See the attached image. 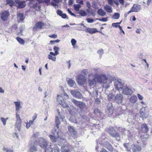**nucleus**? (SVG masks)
<instances>
[{
  "mask_svg": "<svg viewBox=\"0 0 152 152\" xmlns=\"http://www.w3.org/2000/svg\"><path fill=\"white\" fill-rule=\"evenodd\" d=\"M96 79L98 83L103 84L102 87L105 89L109 88L112 83V77L104 74L98 75H96Z\"/></svg>",
  "mask_w": 152,
  "mask_h": 152,
  "instance_id": "obj_1",
  "label": "nucleus"
},
{
  "mask_svg": "<svg viewBox=\"0 0 152 152\" xmlns=\"http://www.w3.org/2000/svg\"><path fill=\"white\" fill-rule=\"evenodd\" d=\"M16 120L15 125V130L16 131L18 130L19 131H20L21 130V120L19 114L18 113H16Z\"/></svg>",
  "mask_w": 152,
  "mask_h": 152,
  "instance_id": "obj_2",
  "label": "nucleus"
},
{
  "mask_svg": "<svg viewBox=\"0 0 152 152\" xmlns=\"http://www.w3.org/2000/svg\"><path fill=\"white\" fill-rule=\"evenodd\" d=\"M124 84L123 81L121 79H118L114 82V86L116 89L119 91L122 90Z\"/></svg>",
  "mask_w": 152,
  "mask_h": 152,
  "instance_id": "obj_3",
  "label": "nucleus"
},
{
  "mask_svg": "<svg viewBox=\"0 0 152 152\" xmlns=\"http://www.w3.org/2000/svg\"><path fill=\"white\" fill-rule=\"evenodd\" d=\"M77 83L80 85H84L86 81V77L82 75H78L76 78Z\"/></svg>",
  "mask_w": 152,
  "mask_h": 152,
  "instance_id": "obj_4",
  "label": "nucleus"
},
{
  "mask_svg": "<svg viewBox=\"0 0 152 152\" xmlns=\"http://www.w3.org/2000/svg\"><path fill=\"white\" fill-rule=\"evenodd\" d=\"M67 128L70 135L74 138H76L77 135V132L75 128L70 125L68 126Z\"/></svg>",
  "mask_w": 152,
  "mask_h": 152,
  "instance_id": "obj_5",
  "label": "nucleus"
},
{
  "mask_svg": "<svg viewBox=\"0 0 152 152\" xmlns=\"http://www.w3.org/2000/svg\"><path fill=\"white\" fill-rule=\"evenodd\" d=\"M0 18L3 21L7 20L10 13L8 10H5L1 12L0 13Z\"/></svg>",
  "mask_w": 152,
  "mask_h": 152,
  "instance_id": "obj_6",
  "label": "nucleus"
},
{
  "mask_svg": "<svg viewBox=\"0 0 152 152\" xmlns=\"http://www.w3.org/2000/svg\"><path fill=\"white\" fill-rule=\"evenodd\" d=\"M72 102L75 105L81 110L84 109L86 107L85 104L82 102L77 101L75 99H72Z\"/></svg>",
  "mask_w": 152,
  "mask_h": 152,
  "instance_id": "obj_7",
  "label": "nucleus"
},
{
  "mask_svg": "<svg viewBox=\"0 0 152 152\" xmlns=\"http://www.w3.org/2000/svg\"><path fill=\"white\" fill-rule=\"evenodd\" d=\"M108 132L110 135L115 137L117 141L120 140V137L119 134L118 133L116 132L113 129H109Z\"/></svg>",
  "mask_w": 152,
  "mask_h": 152,
  "instance_id": "obj_8",
  "label": "nucleus"
},
{
  "mask_svg": "<svg viewBox=\"0 0 152 152\" xmlns=\"http://www.w3.org/2000/svg\"><path fill=\"white\" fill-rule=\"evenodd\" d=\"M71 94L75 98H81L82 95L80 92L77 90H72L70 91Z\"/></svg>",
  "mask_w": 152,
  "mask_h": 152,
  "instance_id": "obj_9",
  "label": "nucleus"
},
{
  "mask_svg": "<svg viewBox=\"0 0 152 152\" xmlns=\"http://www.w3.org/2000/svg\"><path fill=\"white\" fill-rule=\"evenodd\" d=\"M95 82V75L93 74L89 75L88 83L90 86H92Z\"/></svg>",
  "mask_w": 152,
  "mask_h": 152,
  "instance_id": "obj_10",
  "label": "nucleus"
},
{
  "mask_svg": "<svg viewBox=\"0 0 152 152\" xmlns=\"http://www.w3.org/2000/svg\"><path fill=\"white\" fill-rule=\"evenodd\" d=\"M123 99V97L121 94H117L115 97L114 100L118 104H121Z\"/></svg>",
  "mask_w": 152,
  "mask_h": 152,
  "instance_id": "obj_11",
  "label": "nucleus"
},
{
  "mask_svg": "<svg viewBox=\"0 0 152 152\" xmlns=\"http://www.w3.org/2000/svg\"><path fill=\"white\" fill-rule=\"evenodd\" d=\"M103 146L111 152H113L114 148L112 145L107 141L104 142L103 143Z\"/></svg>",
  "mask_w": 152,
  "mask_h": 152,
  "instance_id": "obj_12",
  "label": "nucleus"
},
{
  "mask_svg": "<svg viewBox=\"0 0 152 152\" xmlns=\"http://www.w3.org/2000/svg\"><path fill=\"white\" fill-rule=\"evenodd\" d=\"M47 145L46 140L43 138H40L39 140V145L42 148H45Z\"/></svg>",
  "mask_w": 152,
  "mask_h": 152,
  "instance_id": "obj_13",
  "label": "nucleus"
},
{
  "mask_svg": "<svg viewBox=\"0 0 152 152\" xmlns=\"http://www.w3.org/2000/svg\"><path fill=\"white\" fill-rule=\"evenodd\" d=\"M44 25V23L40 21L38 22L36 24L35 26L33 27V30L34 31H35L37 30V29H41Z\"/></svg>",
  "mask_w": 152,
  "mask_h": 152,
  "instance_id": "obj_14",
  "label": "nucleus"
},
{
  "mask_svg": "<svg viewBox=\"0 0 152 152\" xmlns=\"http://www.w3.org/2000/svg\"><path fill=\"white\" fill-rule=\"evenodd\" d=\"M108 113L109 115H111L113 113L114 107L111 103H109L107 106Z\"/></svg>",
  "mask_w": 152,
  "mask_h": 152,
  "instance_id": "obj_15",
  "label": "nucleus"
},
{
  "mask_svg": "<svg viewBox=\"0 0 152 152\" xmlns=\"http://www.w3.org/2000/svg\"><path fill=\"white\" fill-rule=\"evenodd\" d=\"M145 107L142 108L140 110V117L142 118H146L148 115L145 110Z\"/></svg>",
  "mask_w": 152,
  "mask_h": 152,
  "instance_id": "obj_16",
  "label": "nucleus"
},
{
  "mask_svg": "<svg viewBox=\"0 0 152 152\" xmlns=\"http://www.w3.org/2000/svg\"><path fill=\"white\" fill-rule=\"evenodd\" d=\"M131 147L133 152H141V148L139 145H134L133 146L131 145Z\"/></svg>",
  "mask_w": 152,
  "mask_h": 152,
  "instance_id": "obj_17",
  "label": "nucleus"
},
{
  "mask_svg": "<svg viewBox=\"0 0 152 152\" xmlns=\"http://www.w3.org/2000/svg\"><path fill=\"white\" fill-rule=\"evenodd\" d=\"M123 93L126 95H130L132 93V90L126 86H125L123 89Z\"/></svg>",
  "mask_w": 152,
  "mask_h": 152,
  "instance_id": "obj_18",
  "label": "nucleus"
},
{
  "mask_svg": "<svg viewBox=\"0 0 152 152\" xmlns=\"http://www.w3.org/2000/svg\"><path fill=\"white\" fill-rule=\"evenodd\" d=\"M104 10L108 13H112L113 12L112 8L109 5L107 4L104 7Z\"/></svg>",
  "mask_w": 152,
  "mask_h": 152,
  "instance_id": "obj_19",
  "label": "nucleus"
},
{
  "mask_svg": "<svg viewBox=\"0 0 152 152\" xmlns=\"http://www.w3.org/2000/svg\"><path fill=\"white\" fill-rule=\"evenodd\" d=\"M15 2L16 4H18V7L19 8H22L25 6L26 2L25 1H21L19 0H15Z\"/></svg>",
  "mask_w": 152,
  "mask_h": 152,
  "instance_id": "obj_20",
  "label": "nucleus"
},
{
  "mask_svg": "<svg viewBox=\"0 0 152 152\" xmlns=\"http://www.w3.org/2000/svg\"><path fill=\"white\" fill-rule=\"evenodd\" d=\"M14 103L15 104L16 113H18L20 110L22 108V106L20 105V102H14Z\"/></svg>",
  "mask_w": 152,
  "mask_h": 152,
  "instance_id": "obj_21",
  "label": "nucleus"
},
{
  "mask_svg": "<svg viewBox=\"0 0 152 152\" xmlns=\"http://www.w3.org/2000/svg\"><path fill=\"white\" fill-rule=\"evenodd\" d=\"M140 6L138 4H134L132 7L133 12H137L140 11Z\"/></svg>",
  "mask_w": 152,
  "mask_h": 152,
  "instance_id": "obj_22",
  "label": "nucleus"
},
{
  "mask_svg": "<svg viewBox=\"0 0 152 152\" xmlns=\"http://www.w3.org/2000/svg\"><path fill=\"white\" fill-rule=\"evenodd\" d=\"M123 110L121 107H119L116 109L115 113L116 115L118 116L123 113Z\"/></svg>",
  "mask_w": 152,
  "mask_h": 152,
  "instance_id": "obj_23",
  "label": "nucleus"
},
{
  "mask_svg": "<svg viewBox=\"0 0 152 152\" xmlns=\"http://www.w3.org/2000/svg\"><path fill=\"white\" fill-rule=\"evenodd\" d=\"M36 143H34L31 142V143H29L30 145V149L31 151H36L37 150V149L36 146Z\"/></svg>",
  "mask_w": 152,
  "mask_h": 152,
  "instance_id": "obj_24",
  "label": "nucleus"
},
{
  "mask_svg": "<svg viewBox=\"0 0 152 152\" xmlns=\"http://www.w3.org/2000/svg\"><path fill=\"white\" fill-rule=\"evenodd\" d=\"M142 130V132L144 133H147L148 131V128L147 124L145 123L141 125Z\"/></svg>",
  "mask_w": 152,
  "mask_h": 152,
  "instance_id": "obj_25",
  "label": "nucleus"
},
{
  "mask_svg": "<svg viewBox=\"0 0 152 152\" xmlns=\"http://www.w3.org/2000/svg\"><path fill=\"white\" fill-rule=\"evenodd\" d=\"M57 14L62 18L65 19L67 17V15L65 13H63V12L60 10H58L56 11Z\"/></svg>",
  "mask_w": 152,
  "mask_h": 152,
  "instance_id": "obj_26",
  "label": "nucleus"
},
{
  "mask_svg": "<svg viewBox=\"0 0 152 152\" xmlns=\"http://www.w3.org/2000/svg\"><path fill=\"white\" fill-rule=\"evenodd\" d=\"M67 84L71 87H74L76 85L75 81L72 79H70L68 80L67 81Z\"/></svg>",
  "mask_w": 152,
  "mask_h": 152,
  "instance_id": "obj_27",
  "label": "nucleus"
},
{
  "mask_svg": "<svg viewBox=\"0 0 152 152\" xmlns=\"http://www.w3.org/2000/svg\"><path fill=\"white\" fill-rule=\"evenodd\" d=\"M49 137L50 138V140L53 142H56L58 141L59 139V136H56L52 135H50Z\"/></svg>",
  "mask_w": 152,
  "mask_h": 152,
  "instance_id": "obj_28",
  "label": "nucleus"
},
{
  "mask_svg": "<svg viewBox=\"0 0 152 152\" xmlns=\"http://www.w3.org/2000/svg\"><path fill=\"white\" fill-rule=\"evenodd\" d=\"M97 13L99 15L102 16H104L106 14V12L102 9H99L97 11Z\"/></svg>",
  "mask_w": 152,
  "mask_h": 152,
  "instance_id": "obj_29",
  "label": "nucleus"
},
{
  "mask_svg": "<svg viewBox=\"0 0 152 152\" xmlns=\"http://www.w3.org/2000/svg\"><path fill=\"white\" fill-rule=\"evenodd\" d=\"M36 134H37L34 133L31 137V140L29 142V143H31V142L36 143L37 142L36 141Z\"/></svg>",
  "mask_w": 152,
  "mask_h": 152,
  "instance_id": "obj_30",
  "label": "nucleus"
},
{
  "mask_svg": "<svg viewBox=\"0 0 152 152\" xmlns=\"http://www.w3.org/2000/svg\"><path fill=\"white\" fill-rule=\"evenodd\" d=\"M59 129L58 128H54V129L52 130V133L55 136H59Z\"/></svg>",
  "mask_w": 152,
  "mask_h": 152,
  "instance_id": "obj_31",
  "label": "nucleus"
},
{
  "mask_svg": "<svg viewBox=\"0 0 152 152\" xmlns=\"http://www.w3.org/2000/svg\"><path fill=\"white\" fill-rule=\"evenodd\" d=\"M17 18L20 21H22L24 19L23 14L22 13H18Z\"/></svg>",
  "mask_w": 152,
  "mask_h": 152,
  "instance_id": "obj_32",
  "label": "nucleus"
},
{
  "mask_svg": "<svg viewBox=\"0 0 152 152\" xmlns=\"http://www.w3.org/2000/svg\"><path fill=\"white\" fill-rule=\"evenodd\" d=\"M62 152H70L69 148L68 146H64L61 147Z\"/></svg>",
  "mask_w": 152,
  "mask_h": 152,
  "instance_id": "obj_33",
  "label": "nucleus"
},
{
  "mask_svg": "<svg viewBox=\"0 0 152 152\" xmlns=\"http://www.w3.org/2000/svg\"><path fill=\"white\" fill-rule=\"evenodd\" d=\"M97 53L99 55V59H101L102 58V55L104 53L103 50L102 49H100L97 51Z\"/></svg>",
  "mask_w": 152,
  "mask_h": 152,
  "instance_id": "obj_34",
  "label": "nucleus"
},
{
  "mask_svg": "<svg viewBox=\"0 0 152 152\" xmlns=\"http://www.w3.org/2000/svg\"><path fill=\"white\" fill-rule=\"evenodd\" d=\"M124 146L127 151L131 150V146L129 143H126L124 144Z\"/></svg>",
  "mask_w": 152,
  "mask_h": 152,
  "instance_id": "obj_35",
  "label": "nucleus"
},
{
  "mask_svg": "<svg viewBox=\"0 0 152 152\" xmlns=\"http://www.w3.org/2000/svg\"><path fill=\"white\" fill-rule=\"evenodd\" d=\"M86 31L90 34H94L95 33V29L87 28L86 29Z\"/></svg>",
  "mask_w": 152,
  "mask_h": 152,
  "instance_id": "obj_36",
  "label": "nucleus"
},
{
  "mask_svg": "<svg viewBox=\"0 0 152 152\" xmlns=\"http://www.w3.org/2000/svg\"><path fill=\"white\" fill-rule=\"evenodd\" d=\"M60 146L59 145L58 146L56 145H55L53 147V149L55 152H59L60 151Z\"/></svg>",
  "mask_w": 152,
  "mask_h": 152,
  "instance_id": "obj_37",
  "label": "nucleus"
},
{
  "mask_svg": "<svg viewBox=\"0 0 152 152\" xmlns=\"http://www.w3.org/2000/svg\"><path fill=\"white\" fill-rule=\"evenodd\" d=\"M57 100L58 102H59V103L60 104H61V103H63V102L64 101V100H63L61 96L60 95H57Z\"/></svg>",
  "mask_w": 152,
  "mask_h": 152,
  "instance_id": "obj_38",
  "label": "nucleus"
},
{
  "mask_svg": "<svg viewBox=\"0 0 152 152\" xmlns=\"http://www.w3.org/2000/svg\"><path fill=\"white\" fill-rule=\"evenodd\" d=\"M59 117L56 116V117L55 123L56 124V127L57 128H58V126L60 124V122L59 120Z\"/></svg>",
  "mask_w": 152,
  "mask_h": 152,
  "instance_id": "obj_39",
  "label": "nucleus"
},
{
  "mask_svg": "<svg viewBox=\"0 0 152 152\" xmlns=\"http://www.w3.org/2000/svg\"><path fill=\"white\" fill-rule=\"evenodd\" d=\"M16 40L18 41L21 44V45H24L25 43V42L23 39H22L19 37H17Z\"/></svg>",
  "mask_w": 152,
  "mask_h": 152,
  "instance_id": "obj_40",
  "label": "nucleus"
},
{
  "mask_svg": "<svg viewBox=\"0 0 152 152\" xmlns=\"http://www.w3.org/2000/svg\"><path fill=\"white\" fill-rule=\"evenodd\" d=\"M137 97L135 96H133L130 98V101L131 102L134 103H135L137 100Z\"/></svg>",
  "mask_w": 152,
  "mask_h": 152,
  "instance_id": "obj_41",
  "label": "nucleus"
},
{
  "mask_svg": "<svg viewBox=\"0 0 152 152\" xmlns=\"http://www.w3.org/2000/svg\"><path fill=\"white\" fill-rule=\"evenodd\" d=\"M60 104L63 108H66L67 109H68V108L69 107L68 104L66 102H65L64 101L62 103H61V104Z\"/></svg>",
  "mask_w": 152,
  "mask_h": 152,
  "instance_id": "obj_42",
  "label": "nucleus"
},
{
  "mask_svg": "<svg viewBox=\"0 0 152 152\" xmlns=\"http://www.w3.org/2000/svg\"><path fill=\"white\" fill-rule=\"evenodd\" d=\"M74 7L76 11H78L81 7V6L79 4H74Z\"/></svg>",
  "mask_w": 152,
  "mask_h": 152,
  "instance_id": "obj_43",
  "label": "nucleus"
},
{
  "mask_svg": "<svg viewBox=\"0 0 152 152\" xmlns=\"http://www.w3.org/2000/svg\"><path fill=\"white\" fill-rule=\"evenodd\" d=\"M79 14L82 16H86L87 14L85 11L82 10H81L79 11Z\"/></svg>",
  "mask_w": 152,
  "mask_h": 152,
  "instance_id": "obj_44",
  "label": "nucleus"
},
{
  "mask_svg": "<svg viewBox=\"0 0 152 152\" xmlns=\"http://www.w3.org/2000/svg\"><path fill=\"white\" fill-rule=\"evenodd\" d=\"M115 97L112 94H110L108 96V99L110 101L113 100H114Z\"/></svg>",
  "mask_w": 152,
  "mask_h": 152,
  "instance_id": "obj_45",
  "label": "nucleus"
},
{
  "mask_svg": "<svg viewBox=\"0 0 152 152\" xmlns=\"http://www.w3.org/2000/svg\"><path fill=\"white\" fill-rule=\"evenodd\" d=\"M45 152H53L52 148H51L50 146L46 147Z\"/></svg>",
  "mask_w": 152,
  "mask_h": 152,
  "instance_id": "obj_46",
  "label": "nucleus"
},
{
  "mask_svg": "<svg viewBox=\"0 0 152 152\" xmlns=\"http://www.w3.org/2000/svg\"><path fill=\"white\" fill-rule=\"evenodd\" d=\"M48 58L50 60H52L53 61H56V57L55 56H53L50 55H49L48 56Z\"/></svg>",
  "mask_w": 152,
  "mask_h": 152,
  "instance_id": "obj_47",
  "label": "nucleus"
},
{
  "mask_svg": "<svg viewBox=\"0 0 152 152\" xmlns=\"http://www.w3.org/2000/svg\"><path fill=\"white\" fill-rule=\"evenodd\" d=\"M53 49L55 51L56 54L57 55L59 54L58 51L59 50V48L58 47L55 46L54 47Z\"/></svg>",
  "mask_w": 152,
  "mask_h": 152,
  "instance_id": "obj_48",
  "label": "nucleus"
},
{
  "mask_svg": "<svg viewBox=\"0 0 152 152\" xmlns=\"http://www.w3.org/2000/svg\"><path fill=\"white\" fill-rule=\"evenodd\" d=\"M113 18L115 19H118L120 17V14L118 13H115L113 16Z\"/></svg>",
  "mask_w": 152,
  "mask_h": 152,
  "instance_id": "obj_49",
  "label": "nucleus"
},
{
  "mask_svg": "<svg viewBox=\"0 0 152 152\" xmlns=\"http://www.w3.org/2000/svg\"><path fill=\"white\" fill-rule=\"evenodd\" d=\"M58 117H59V118L60 119H61L62 120H63V119L65 118V117L64 115H61V113H62V112H61V113H60V112L59 111V110L58 109Z\"/></svg>",
  "mask_w": 152,
  "mask_h": 152,
  "instance_id": "obj_50",
  "label": "nucleus"
},
{
  "mask_svg": "<svg viewBox=\"0 0 152 152\" xmlns=\"http://www.w3.org/2000/svg\"><path fill=\"white\" fill-rule=\"evenodd\" d=\"M3 150L6 152H13V151L12 150L5 148H4Z\"/></svg>",
  "mask_w": 152,
  "mask_h": 152,
  "instance_id": "obj_51",
  "label": "nucleus"
},
{
  "mask_svg": "<svg viewBox=\"0 0 152 152\" xmlns=\"http://www.w3.org/2000/svg\"><path fill=\"white\" fill-rule=\"evenodd\" d=\"M77 42L74 39H72L71 40V43L72 45L74 46Z\"/></svg>",
  "mask_w": 152,
  "mask_h": 152,
  "instance_id": "obj_52",
  "label": "nucleus"
},
{
  "mask_svg": "<svg viewBox=\"0 0 152 152\" xmlns=\"http://www.w3.org/2000/svg\"><path fill=\"white\" fill-rule=\"evenodd\" d=\"M67 11H68L69 13L72 16H74L75 17L76 16V15H75L73 13H72L71 12V10L69 9H68Z\"/></svg>",
  "mask_w": 152,
  "mask_h": 152,
  "instance_id": "obj_53",
  "label": "nucleus"
},
{
  "mask_svg": "<svg viewBox=\"0 0 152 152\" xmlns=\"http://www.w3.org/2000/svg\"><path fill=\"white\" fill-rule=\"evenodd\" d=\"M101 72V70L99 68H96V75H97L98 74H99Z\"/></svg>",
  "mask_w": 152,
  "mask_h": 152,
  "instance_id": "obj_54",
  "label": "nucleus"
},
{
  "mask_svg": "<svg viewBox=\"0 0 152 152\" xmlns=\"http://www.w3.org/2000/svg\"><path fill=\"white\" fill-rule=\"evenodd\" d=\"M0 119L1 121L3 122V124L5 125L6 123V119H5V118L3 117H1Z\"/></svg>",
  "mask_w": 152,
  "mask_h": 152,
  "instance_id": "obj_55",
  "label": "nucleus"
},
{
  "mask_svg": "<svg viewBox=\"0 0 152 152\" xmlns=\"http://www.w3.org/2000/svg\"><path fill=\"white\" fill-rule=\"evenodd\" d=\"M6 2L7 4H15L14 1L12 0H6Z\"/></svg>",
  "mask_w": 152,
  "mask_h": 152,
  "instance_id": "obj_56",
  "label": "nucleus"
},
{
  "mask_svg": "<svg viewBox=\"0 0 152 152\" xmlns=\"http://www.w3.org/2000/svg\"><path fill=\"white\" fill-rule=\"evenodd\" d=\"M88 73V72L86 69L83 70L82 72V73L84 75V76H87Z\"/></svg>",
  "mask_w": 152,
  "mask_h": 152,
  "instance_id": "obj_57",
  "label": "nucleus"
},
{
  "mask_svg": "<svg viewBox=\"0 0 152 152\" xmlns=\"http://www.w3.org/2000/svg\"><path fill=\"white\" fill-rule=\"evenodd\" d=\"M124 130H125V131H123L124 132V134H125V135H127V136H129L130 135V134H129V131L128 130H126L124 129Z\"/></svg>",
  "mask_w": 152,
  "mask_h": 152,
  "instance_id": "obj_58",
  "label": "nucleus"
},
{
  "mask_svg": "<svg viewBox=\"0 0 152 152\" xmlns=\"http://www.w3.org/2000/svg\"><path fill=\"white\" fill-rule=\"evenodd\" d=\"M101 103V100L99 98L96 99V104H100Z\"/></svg>",
  "mask_w": 152,
  "mask_h": 152,
  "instance_id": "obj_59",
  "label": "nucleus"
},
{
  "mask_svg": "<svg viewBox=\"0 0 152 152\" xmlns=\"http://www.w3.org/2000/svg\"><path fill=\"white\" fill-rule=\"evenodd\" d=\"M24 27L23 26H20L19 28V30L20 31V33H21V34L22 35V32L23 30L24 29Z\"/></svg>",
  "mask_w": 152,
  "mask_h": 152,
  "instance_id": "obj_60",
  "label": "nucleus"
},
{
  "mask_svg": "<svg viewBox=\"0 0 152 152\" xmlns=\"http://www.w3.org/2000/svg\"><path fill=\"white\" fill-rule=\"evenodd\" d=\"M87 20L88 22V23H91L94 21V20L91 18H87Z\"/></svg>",
  "mask_w": 152,
  "mask_h": 152,
  "instance_id": "obj_61",
  "label": "nucleus"
},
{
  "mask_svg": "<svg viewBox=\"0 0 152 152\" xmlns=\"http://www.w3.org/2000/svg\"><path fill=\"white\" fill-rule=\"evenodd\" d=\"M108 2V4L112 5L113 4V0H107Z\"/></svg>",
  "mask_w": 152,
  "mask_h": 152,
  "instance_id": "obj_62",
  "label": "nucleus"
},
{
  "mask_svg": "<svg viewBox=\"0 0 152 152\" xmlns=\"http://www.w3.org/2000/svg\"><path fill=\"white\" fill-rule=\"evenodd\" d=\"M49 37L51 38H56L57 37V35L55 34H53L52 35H49Z\"/></svg>",
  "mask_w": 152,
  "mask_h": 152,
  "instance_id": "obj_63",
  "label": "nucleus"
},
{
  "mask_svg": "<svg viewBox=\"0 0 152 152\" xmlns=\"http://www.w3.org/2000/svg\"><path fill=\"white\" fill-rule=\"evenodd\" d=\"M86 11L89 13L91 14H93V12L90 9H87L86 10Z\"/></svg>",
  "mask_w": 152,
  "mask_h": 152,
  "instance_id": "obj_64",
  "label": "nucleus"
}]
</instances>
